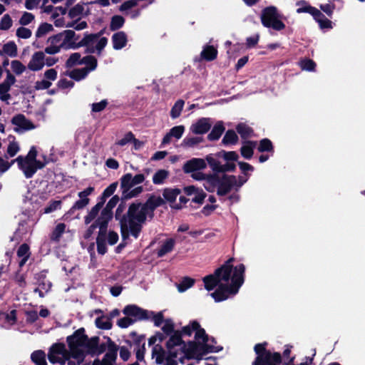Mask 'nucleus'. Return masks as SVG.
I'll return each instance as SVG.
<instances>
[{"label": "nucleus", "instance_id": "f257e3e1", "mask_svg": "<svg viewBox=\"0 0 365 365\" xmlns=\"http://www.w3.org/2000/svg\"><path fill=\"white\" fill-rule=\"evenodd\" d=\"M68 342L70 353L66 351L64 345L55 344L51 346L48 353V360L51 363L64 365L71 356L80 362L85 354L89 351L88 339L84 335L83 329L78 330L73 336L68 337Z\"/></svg>", "mask_w": 365, "mask_h": 365}, {"label": "nucleus", "instance_id": "f03ea898", "mask_svg": "<svg viewBox=\"0 0 365 365\" xmlns=\"http://www.w3.org/2000/svg\"><path fill=\"white\" fill-rule=\"evenodd\" d=\"M193 333L194 340L187 343L184 341V359H194L195 364H198L204 355L214 349L205 344L207 334L197 320L190 321L187 325L184 326V336L190 337Z\"/></svg>", "mask_w": 365, "mask_h": 365}, {"label": "nucleus", "instance_id": "7ed1b4c3", "mask_svg": "<svg viewBox=\"0 0 365 365\" xmlns=\"http://www.w3.org/2000/svg\"><path fill=\"white\" fill-rule=\"evenodd\" d=\"M168 352L160 345H155L152 350V359L157 364L178 365L182 363V340L180 332H175L166 344Z\"/></svg>", "mask_w": 365, "mask_h": 365}, {"label": "nucleus", "instance_id": "20e7f679", "mask_svg": "<svg viewBox=\"0 0 365 365\" xmlns=\"http://www.w3.org/2000/svg\"><path fill=\"white\" fill-rule=\"evenodd\" d=\"M149 211L141 203H133L130 205L127 213L128 220L121 225V234L123 240L128 237L130 233L135 238L138 237L146 219L153 217Z\"/></svg>", "mask_w": 365, "mask_h": 365}, {"label": "nucleus", "instance_id": "39448f33", "mask_svg": "<svg viewBox=\"0 0 365 365\" xmlns=\"http://www.w3.org/2000/svg\"><path fill=\"white\" fill-rule=\"evenodd\" d=\"M245 266L243 264L235 267L232 282L220 284L215 292L210 294L216 302L225 301L230 295H235L239 292L245 281Z\"/></svg>", "mask_w": 365, "mask_h": 365}, {"label": "nucleus", "instance_id": "423d86ee", "mask_svg": "<svg viewBox=\"0 0 365 365\" xmlns=\"http://www.w3.org/2000/svg\"><path fill=\"white\" fill-rule=\"evenodd\" d=\"M37 150L32 146L26 156L20 155L13 162L18 164L19 169L24 173L27 178H31L34 173L43 167V164L36 160Z\"/></svg>", "mask_w": 365, "mask_h": 365}, {"label": "nucleus", "instance_id": "0eeeda50", "mask_svg": "<svg viewBox=\"0 0 365 365\" xmlns=\"http://www.w3.org/2000/svg\"><path fill=\"white\" fill-rule=\"evenodd\" d=\"M268 343L264 341L255 345L254 351L257 355L252 365H280L282 355L279 352H272L267 349Z\"/></svg>", "mask_w": 365, "mask_h": 365}, {"label": "nucleus", "instance_id": "6e6552de", "mask_svg": "<svg viewBox=\"0 0 365 365\" xmlns=\"http://www.w3.org/2000/svg\"><path fill=\"white\" fill-rule=\"evenodd\" d=\"M280 17L277 8L269 6L262 9L260 19L264 27L279 31L285 28V24L280 20Z\"/></svg>", "mask_w": 365, "mask_h": 365}, {"label": "nucleus", "instance_id": "1a4fd4ad", "mask_svg": "<svg viewBox=\"0 0 365 365\" xmlns=\"http://www.w3.org/2000/svg\"><path fill=\"white\" fill-rule=\"evenodd\" d=\"M48 42H60L62 48L76 49L81 47V40L79 36L73 30H65L63 32L50 37Z\"/></svg>", "mask_w": 365, "mask_h": 365}, {"label": "nucleus", "instance_id": "9d476101", "mask_svg": "<svg viewBox=\"0 0 365 365\" xmlns=\"http://www.w3.org/2000/svg\"><path fill=\"white\" fill-rule=\"evenodd\" d=\"M108 43L106 37H100L98 34H85L81 39V47H86L89 53H101Z\"/></svg>", "mask_w": 365, "mask_h": 365}, {"label": "nucleus", "instance_id": "9b49d317", "mask_svg": "<svg viewBox=\"0 0 365 365\" xmlns=\"http://www.w3.org/2000/svg\"><path fill=\"white\" fill-rule=\"evenodd\" d=\"M220 173H197L191 175V178L195 180L203 181V186L205 189L210 192H215L219 185L220 176Z\"/></svg>", "mask_w": 365, "mask_h": 365}, {"label": "nucleus", "instance_id": "f8f14e48", "mask_svg": "<svg viewBox=\"0 0 365 365\" xmlns=\"http://www.w3.org/2000/svg\"><path fill=\"white\" fill-rule=\"evenodd\" d=\"M118 186L117 182H113L103 192L101 200L98 202L94 207L91 208L88 214L85 217V223L89 224L91 223L93 219H95L98 215L101 209L103 207L106 198L110 197L113 194L115 191Z\"/></svg>", "mask_w": 365, "mask_h": 365}, {"label": "nucleus", "instance_id": "ddd939ff", "mask_svg": "<svg viewBox=\"0 0 365 365\" xmlns=\"http://www.w3.org/2000/svg\"><path fill=\"white\" fill-rule=\"evenodd\" d=\"M236 176L233 175L222 174L217 188L219 196L227 195L234 187L235 188Z\"/></svg>", "mask_w": 365, "mask_h": 365}, {"label": "nucleus", "instance_id": "4468645a", "mask_svg": "<svg viewBox=\"0 0 365 365\" xmlns=\"http://www.w3.org/2000/svg\"><path fill=\"white\" fill-rule=\"evenodd\" d=\"M184 193L187 196L193 195L190 199L191 202L197 204L198 205L203 204L205 198L207 196V194L202 190V189L196 187L194 185L184 187ZM188 201H190V199H187L184 197V205H185Z\"/></svg>", "mask_w": 365, "mask_h": 365}, {"label": "nucleus", "instance_id": "2eb2a0df", "mask_svg": "<svg viewBox=\"0 0 365 365\" xmlns=\"http://www.w3.org/2000/svg\"><path fill=\"white\" fill-rule=\"evenodd\" d=\"M181 190L177 188H167L163 191V197L168 200L170 206L175 209L181 208L182 202V195H180Z\"/></svg>", "mask_w": 365, "mask_h": 365}, {"label": "nucleus", "instance_id": "dca6fc26", "mask_svg": "<svg viewBox=\"0 0 365 365\" xmlns=\"http://www.w3.org/2000/svg\"><path fill=\"white\" fill-rule=\"evenodd\" d=\"M145 179L144 174H138L133 176L130 173H127L120 178V187L122 190H128L133 187L143 182Z\"/></svg>", "mask_w": 365, "mask_h": 365}, {"label": "nucleus", "instance_id": "f3484780", "mask_svg": "<svg viewBox=\"0 0 365 365\" xmlns=\"http://www.w3.org/2000/svg\"><path fill=\"white\" fill-rule=\"evenodd\" d=\"M118 202L117 196L113 197L107 203L105 208L103 207L98 212V222L102 225L108 224L113 216L112 209L116 205Z\"/></svg>", "mask_w": 365, "mask_h": 365}, {"label": "nucleus", "instance_id": "a211bd4d", "mask_svg": "<svg viewBox=\"0 0 365 365\" xmlns=\"http://www.w3.org/2000/svg\"><path fill=\"white\" fill-rule=\"evenodd\" d=\"M206 167L207 163L205 159L193 158L184 163V173H191L192 175L195 173H202L201 170Z\"/></svg>", "mask_w": 365, "mask_h": 365}, {"label": "nucleus", "instance_id": "6ab92c4d", "mask_svg": "<svg viewBox=\"0 0 365 365\" xmlns=\"http://www.w3.org/2000/svg\"><path fill=\"white\" fill-rule=\"evenodd\" d=\"M11 123L15 125L14 130L21 133L26 130H33L36 126L22 114H18L13 117Z\"/></svg>", "mask_w": 365, "mask_h": 365}, {"label": "nucleus", "instance_id": "aec40b11", "mask_svg": "<svg viewBox=\"0 0 365 365\" xmlns=\"http://www.w3.org/2000/svg\"><path fill=\"white\" fill-rule=\"evenodd\" d=\"M15 81V77L10 73V71H8L6 78L0 83V99L2 101L8 103V101L11 98V95L9 93V91Z\"/></svg>", "mask_w": 365, "mask_h": 365}, {"label": "nucleus", "instance_id": "412c9836", "mask_svg": "<svg viewBox=\"0 0 365 365\" xmlns=\"http://www.w3.org/2000/svg\"><path fill=\"white\" fill-rule=\"evenodd\" d=\"M45 65V55L42 51L35 52L27 65L29 70L32 71H38L41 70Z\"/></svg>", "mask_w": 365, "mask_h": 365}, {"label": "nucleus", "instance_id": "4be33fe9", "mask_svg": "<svg viewBox=\"0 0 365 365\" xmlns=\"http://www.w3.org/2000/svg\"><path fill=\"white\" fill-rule=\"evenodd\" d=\"M212 127V122L209 118H201L190 127V130L195 134H205Z\"/></svg>", "mask_w": 365, "mask_h": 365}, {"label": "nucleus", "instance_id": "5701e85b", "mask_svg": "<svg viewBox=\"0 0 365 365\" xmlns=\"http://www.w3.org/2000/svg\"><path fill=\"white\" fill-rule=\"evenodd\" d=\"M118 352V346L109 341L106 354L101 361V365H114Z\"/></svg>", "mask_w": 365, "mask_h": 365}, {"label": "nucleus", "instance_id": "b1692460", "mask_svg": "<svg viewBox=\"0 0 365 365\" xmlns=\"http://www.w3.org/2000/svg\"><path fill=\"white\" fill-rule=\"evenodd\" d=\"M123 313L135 318V320L147 319L149 317L148 312L135 305H128L123 309Z\"/></svg>", "mask_w": 365, "mask_h": 365}, {"label": "nucleus", "instance_id": "393cba45", "mask_svg": "<svg viewBox=\"0 0 365 365\" xmlns=\"http://www.w3.org/2000/svg\"><path fill=\"white\" fill-rule=\"evenodd\" d=\"M93 190L94 188L93 187H88L84 190L80 192L78 195L80 199L74 203L73 208L75 210H81L85 207L89 203L88 196L90 195Z\"/></svg>", "mask_w": 365, "mask_h": 365}, {"label": "nucleus", "instance_id": "a878e982", "mask_svg": "<svg viewBox=\"0 0 365 365\" xmlns=\"http://www.w3.org/2000/svg\"><path fill=\"white\" fill-rule=\"evenodd\" d=\"M234 269L231 267H228L226 264H222L215 270V275L220 279V282H225L227 283L230 280L232 281L231 274Z\"/></svg>", "mask_w": 365, "mask_h": 365}, {"label": "nucleus", "instance_id": "bb28decb", "mask_svg": "<svg viewBox=\"0 0 365 365\" xmlns=\"http://www.w3.org/2000/svg\"><path fill=\"white\" fill-rule=\"evenodd\" d=\"M182 135V126H175L163 138L162 143L168 144L178 140Z\"/></svg>", "mask_w": 365, "mask_h": 365}, {"label": "nucleus", "instance_id": "cd10ccee", "mask_svg": "<svg viewBox=\"0 0 365 365\" xmlns=\"http://www.w3.org/2000/svg\"><path fill=\"white\" fill-rule=\"evenodd\" d=\"M257 144V142L255 140H245L240 148L241 155L247 160H250L254 155V149Z\"/></svg>", "mask_w": 365, "mask_h": 365}, {"label": "nucleus", "instance_id": "c85d7f7f", "mask_svg": "<svg viewBox=\"0 0 365 365\" xmlns=\"http://www.w3.org/2000/svg\"><path fill=\"white\" fill-rule=\"evenodd\" d=\"M217 49L212 45H205L200 53L201 59L206 61H212L217 57Z\"/></svg>", "mask_w": 365, "mask_h": 365}, {"label": "nucleus", "instance_id": "c756f323", "mask_svg": "<svg viewBox=\"0 0 365 365\" xmlns=\"http://www.w3.org/2000/svg\"><path fill=\"white\" fill-rule=\"evenodd\" d=\"M127 41V35L123 31L117 32L112 36L113 46L115 50L124 48L126 46Z\"/></svg>", "mask_w": 365, "mask_h": 365}, {"label": "nucleus", "instance_id": "7c9ffc66", "mask_svg": "<svg viewBox=\"0 0 365 365\" xmlns=\"http://www.w3.org/2000/svg\"><path fill=\"white\" fill-rule=\"evenodd\" d=\"M219 158H220L217 156V153L209 154L205 157V160L213 173H220L222 164L219 160Z\"/></svg>", "mask_w": 365, "mask_h": 365}, {"label": "nucleus", "instance_id": "2f4dec72", "mask_svg": "<svg viewBox=\"0 0 365 365\" xmlns=\"http://www.w3.org/2000/svg\"><path fill=\"white\" fill-rule=\"evenodd\" d=\"M225 128L222 121H218L212 128L211 132L207 135V139L210 141H215L220 139L224 133Z\"/></svg>", "mask_w": 365, "mask_h": 365}, {"label": "nucleus", "instance_id": "473e14b6", "mask_svg": "<svg viewBox=\"0 0 365 365\" xmlns=\"http://www.w3.org/2000/svg\"><path fill=\"white\" fill-rule=\"evenodd\" d=\"M236 131L240 134L242 139L247 140L252 136L254 130L245 123H240L236 126Z\"/></svg>", "mask_w": 365, "mask_h": 365}, {"label": "nucleus", "instance_id": "72a5a7b5", "mask_svg": "<svg viewBox=\"0 0 365 365\" xmlns=\"http://www.w3.org/2000/svg\"><path fill=\"white\" fill-rule=\"evenodd\" d=\"M202 280L205 284V288L207 291L214 289L216 287H217L218 285L222 283L220 281V279L217 278L216 275H215V272L204 277Z\"/></svg>", "mask_w": 365, "mask_h": 365}, {"label": "nucleus", "instance_id": "f704fd0d", "mask_svg": "<svg viewBox=\"0 0 365 365\" xmlns=\"http://www.w3.org/2000/svg\"><path fill=\"white\" fill-rule=\"evenodd\" d=\"M86 5L78 4L71 8L68 12V16L71 19H81L83 16H86L88 11L86 9Z\"/></svg>", "mask_w": 365, "mask_h": 365}, {"label": "nucleus", "instance_id": "c9c22d12", "mask_svg": "<svg viewBox=\"0 0 365 365\" xmlns=\"http://www.w3.org/2000/svg\"><path fill=\"white\" fill-rule=\"evenodd\" d=\"M93 220H95V222L93 224H92L88 227V229L87 230V231L85 233L84 237L86 238H89L91 236V235L93 234L94 230L96 229L97 227L99 228V235H105L106 230L108 224H105L104 225L101 226V225L98 222V215Z\"/></svg>", "mask_w": 365, "mask_h": 365}, {"label": "nucleus", "instance_id": "e433bc0d", "mask_svg": "<svg viewBox=\"0 0 365 365\" xmlns=\"http://www.w3.org/2000/svg\"><path fill=\"white\" fill-rule=\"evenodd\" d=\"M239 138L234 130H227L225 133L222 143L224 145H236L238 143Z\"/></svg>", "mask_w": 365, "mask_h": 365}, {"label": "nucleus", "instance_id": "4c0bfd02", "mask_svg": "<svg viewBox=\"0 0 365 365\" xmlns=\"http://www.w3.org/2000/svg\"><path fill=\"white\" fill-rule=\"evenodd\" d=\"M163 200L160 196H152L143 205L150 210L149 212L153 215V211L157 207L163 203Z\"/></svg>", "mask_w": 365, "mask_h": 365}, {"label": "nucleus", "instance_id": "58836bf2", "mask_svg": "<svg viewBox=\"0 0 365 365\" xmlns=\"http://www.w3.org/2000/svg\"><path fill=\"white\" fill-rule=\"evenodd\" d=\"M257 150L259 153H271L272 155L274 152V148L272 142L269 138H263L259 142Z\"/></svg>", "mask_w": 365, "mask_h": 365}, {"label": "nucleus", "instance_id": "ea45409f", "mask_svg": "<svg viewBox=\"0 0 365 365\" xmlns=\"http://www.w3.org/2000/svg\"><path fill=\"white\" fill-rule=\"evenodd\" d=\"M17 255L19 258H21L19 266L23 267L30 255L29 246L26 244L21 245L17 251Z\"/></svg>", "mask_w": 365, "mask_h": 365}, {"label": "nucleus", "instance_id": "a19ab883", "mask_svg": "<svg viewBox=\"0 0 365 365\" xmlns=\"http://www.w3.org/2000/svg\"><path fill=\"white\" fill-rule=\"evenodd\" d=\"M217 156L223 158L227 162H237L239 159V155L235 151H226L225 150L217 152Z\"/></svg>", "mask_w": 365, "mask_h": 365}, {"label": "nucleus", "instance_id": "79ce46f5", "mask_svg": "<svg viewBox=\"0 0 365 365\" xmlns=\"http://www.w3.org/2000/svg\"><path fill=\"white\" fill-rule=\"evenodd\" d=\"M2 52L10 57H16L18 53L17 46L14 41H9L3 46Z\"/></svg>", "mask_w": 365, "mask_h": 365}, {"label": "nucleus", "instance_id": "37998d69", "mask_svg": "<svg viewBox=\"0 0 365 365\" xmlns=\"http://www.w3.org/2000/svg\"><path fill=\"white\" fill-rule=\"evenodd\" d=\"M169 172L166 170H158L153 176V182L155 185L164 183L165 180L168 178Z\"/></svg>", "mask_w": 365, "mask_h": 365}, {"label": "nucleus", "instance_id": "c03bdc74", "mask_svg": "<svg viewBox=\"0 0 365 365\" xmlns=\"http://www.w3.org/2000/svg\"><path fill=\"white\" fill-rule=\"evenodd\" d=\"M47 0H43V3L41 7L42 12L50 14L53 11H60L61 15L66 13V9L62 6H53L52 5L46 4Z\"/></svg>", "mask_w": 365, "mask_h": 365}, {"label": "nucleus", "instance_id": "a18cd8bd", "mask_svg": "<svg viewBox=\"0 0 365 365\" xmlns=\"http://www.w3.org/2000/svg\"><path fill=\"white\" fill-rule=\"evenodd\" d=\"M10 64L11 71L17 76L21 75L26 70V66L19 60H13Z\"/></svg>", "mask_w": 365, "mask_h": 365}, {"label": "nucleus", "instance_id": "49530a36", "mask_svg": "<svg viewBox=\"0 0 365 365\" xmlns=\"http://www.w3.org/2000/svg\"><path fill=\"white\" fill-rule=\"evenodd\" d=\"M161 329L166 335H170V336H173L175 332H180L182 335L180 331H174V323L171 319H165L162 325ZM181 339H182V336Z\"/></svg>", "mask_w": 365, "mask_h": 365}, {"label": "nucleus", "instance_id": "de8ad7c7", "mask_svg": "<svg viewBox=\"0 0 365 365\" xmlns=\"http://www.w3.org/2000/svg\"><path fill=\"white\" fill-rule=\"evenodd\" d=\"M297 13H308L311 14L313 18L314 17H320V14L322 15V12L317 9V8L312 6L310 5L305 6L303 7L298 8L297 9Z\"/></svg>", "mask_w": 365, "mask_h": 365}, {"label": "nucleus", "instance_id": "09e8293b", "mask_svg": "<svg viewBox=\"0 0 365 365\" xmlns=\"http://www.w3.org/2000/svg\"><path fill=\"white\" fill-rule=\"evenodd\" d=\"M31 360L37 365H47L46 356L42 351H36L31 354Z\"/></svg>", "mask_w": 365, "mask_h": 365}, {"label": "nucleus", "instance_id": "8fccbe9b", "mask_svg": "<svg viewBox=\"0 0 365 365\" xmlns=\"http://www.w3.org/2000/svg\"><path fill=\"white\" fill-rule=\"evenodd\" d=\"M53 30V26L48 23L41 24L37 29L36 36L41 38Z\"/></svg>", "mask_w": 365, "mask_h": 365}, {"label": "nucleus", "instance_id": "3c124183", "mask_svg": "<svg viewBox=\"0 0 365 365\" xmlns=\"http://www.w3.org/2000/svg\"><path fill=\"white\" fill-rule=\"evenodd\" d=\"M174 246V242L173 240H167L161 246L158 252V257H163L169 252H170Z\"/></svg>", "mask_w": 365, "mask_h": 365}, {"label": "nucleus", "instance_id": "603ef678", "mask_svg": "<svg viewBox=\"0 0 365 365\" xmlns=\"http://www.w3.org/2000/svg\"><path fill=\"white\" fill-rule=\"evenodd\" d=\"M88 73V70L87 68H78L72 71L70 73L71 78L80 81L84 78Z\"/></svg>", "mask_w": 365, "mask_h": 365}, {"label": "nucleus", "instance_id": "864d4df0", "mask_svg": "<svg viewBox=\"0 0 365 365\" xmlns=\"http://www.w3.org/2000/svg\"><path fill=\"white\" fill-rule=\"evenodd\" d=\"M299 65L302 70L307 71H314L317 66L316 63L310 58H304L301 60Z\"/></svg>", "mask_w": 365, "mask_h": 365}, {"label": "nucleus", "instance_id": "5fc2aeb1", "mask_svg": "<svg viewBox=\"0 0 365 365\" xmlns=\"http://www.w3.org/2000/svg\"><path fill=\"white\" fill-rule=\"evenodd\" d=\"M125 20L123 17L121 16H113L110 25V29L112 31L118 30V29L121 28L124 24Z\"/></svg>", "mask_w": 365, "mask_h": 365}, {"label": "nucleus", "instance_id": "6e6d98bb", "mask_svg": "<svg viewBox=\"0 0 365 365\" xmlns=\"http://www.w3.org/2000/svg\"><path fill=\"white\" fill-rule=\"evenodd\" d=\"M20 150L19 143L15 140L14 138L12 137V140L9 141V144L7 148V154L9 157H14Z\"/></svg>", "mask_w": 365, "mask_h": 365}, {"label": "nucleus", "instance_id": "4d7b16f0", "mask_svg": "<svg viewBox=\"0 0 365 365\" xmlns=\"http://www.w3.org/2000/svg\"><path fill=\"white\" fill-rule=\"evenodd\" d=\"M82 64L86 65L88 72L96 69L97 66V60L92 56H86L82 59Z\"/></svg>", "mask_w": 365, "mask_h": 365}, {"label": "nucleus", "instance_id": "13d9d810", "mask_svg": "<svg viewBox=\"0 0 365 365\" xmlns=\"http://www.w3.org/2000/svg\"><path fill=\"white\" fill-rule=\"evenodd\" d=\"M65 26L67 28H73L76 31H81L87 28L88 25L86 21H81L80 19H78L68 23Z\"/></svg>", "mask_w": 365, "mask_h": 365}, {"label": "nucleus", "instance_id": "bf43d9fd", "mask_svg": "<svg viewBox=\"0 0 365 365\" xmlns=\"http://www.w3.org/2000/svg\"><path fill=\"white\" fill-rule=\"evenodd\" d=\"M96 324L98 328L103 329H110L112 327L110 319L105 317L97 318L96 319Z\"/></svg>", "mask_w": 365, "mask_h": 365}, {"label": "nucleus", "instance_id": "052dcab7", "mask_svg": "<svg viewBox=\"0 0 365 365\" xmlns=\"http://www.w3.org/2000/svg\"><path fill=\"white\" fill-rule=\"evenodd\" d=\"M13 25L11 17L9 14H4L0 20V30H9Z\"/></svg>", "mask_w": 365, "mask_h": 365}, {"label": "nucleus", "instance_id": "680f3d73", "mask_svg": "<svg viewBox=\"0 0 365 365\" xmlns=\"http://www.w3.org/2000/svg\"><path fill=\"white\" fill-rule=\"evenodd\" d=\"M314 19L319 23L321 29H331L332 22L328 19L322 13L320 17H314Z\"/></svg>", "mask_w": 365, "mask_h": 365}, {"label": "nucleus", "instance_id": "e2e57ef3", "mask_svg": "<svg viewBox=\"0 0 365 365\" xmlns=\"http://www.w3.org/2000/svg\"><path fill=\"white\" fill-rule=\"evenodd\" d=\"M122 192L125 198L130 199L140 194L143 192V187L138 186L133 190L130 189L128 190H122Z\"/></svg>", "mask_w": 365, "mask_h": 365}, {"label": "nucleus", "instance_id": "0e129e2a", "mask_svg": "<svg viewBox=\"0 0 365 365\" xmlns=\"http://www.w3.org/2000/svg\"><path fill=\"white\" fill-rule=\"evenodd\" d=\"M82 59L79 53H74L71 54L67 60L66 65L71 67L76 64H82Z\"/></svg>", "mask_w": 365, "mask_h": 365}, {"label": "nucleus", "instance_id": "69168bd1", "mask_svg": "<svg viewBox=\"0 0 365 365\" xmlns=\"http://www.w3.org/2000/svg\"><path fill=\"white\" fill-rule=\"evenodd\" d=\"M50 45L46 47L45 52L48 54H56L62 48L60 42H49Z\"/></svg>", "mask_w": 365, "mask_h": 365}, {"label": "nucleus", "instance_id": "338daca9", "mask_svg": "<svg viewBox=\"0 0 365 365\" xmlns=\"http://www.w3.org/2000/svg\"><path fill=\"white\" fill-rule=\"evenodd\" d=\"M104 238L105 235H98L96 240L97 250L101 255H104L107 251Z\"/></svg>", "mask_w": 365, "mask_h": 365}, {"label": "nucleus", "instance_id": "774afa93", "mask_svg": "<svg viewBox=\"0 0 365 365\" xmlns=\"http://www.w3.org/2000/svg\"><path fill=\"white\" fill-rule=\"evenodd\" d=\"M34 15L31 13L24 12L19 19V24L23 26L28 25L34 20Z\"/></svg>", "mask_w": 365, "mask_h": 365}]
</instances>
